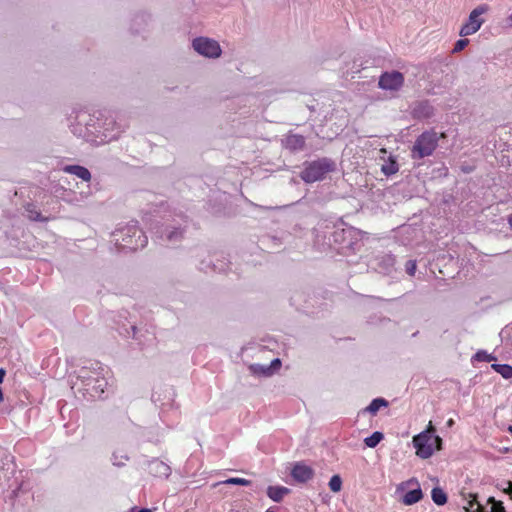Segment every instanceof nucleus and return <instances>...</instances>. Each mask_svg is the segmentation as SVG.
Here are the masks:
<instances>
[{
  "mask_svg": "<svg viewBox=\"0 0 512 512\" xmlns=\"http://www.w3.org/2000/svg\"><path fill=\"white\" fill-rule=\"evenodd\" d=\"M192 46L197 53L207 58H218L222 53L219 43L207 37L195 38Z\"/></svg>",
  "mask_w": 512,
  "mask_h": 512,
  "instance_id": "39448f33",
  "label": "nucleus"
},
{
  "mask_svg": "<svg viewBox=\"0 0 512 512\" xmlns=\"http://www.w3.org/2000/svg\"><path fill=\"white\" fill-rule=\"evenodd\" d=\"M186 228V224L168 225L160 232V238L171 244H178L184 239Z\"/></svg>",
  "mask_w": 512,
  "mask_h": 512,
  "instance_id": "1a4fd4ad",
  "label": "nucleus"
},
{
  "mask_svg": "<svg viewBox=\"0 0 512 512\" xmlns=\"http://www.w3.org/2000/svg\"><path fill=\"white\" fill-rule=\"evenodd\" d=\"M423 498V492L420 486L408 491L402 498V502L407 505H413Z\"/></svg>",
  "mask_w": 512,
  "mask_h": 512,
  "instance_id": "f3484780",
  "label": "nucleus"
},
{
  "mask_svg": "<svg viewBox=\"0 0 512 512\" xmlns=\"http://www.w3.org/2000/svg\"><path fill=\"white\" fill-rule=\"evenodd\" d=\"M112 464L117 467H122L129 461V456L124 450H115L112 453Z\"/></svg>",
  "mask_w": 512,
  "mask_h": 512,
  "instance_id": "aec40b11",
  "label": "nucleus"
},
{
  "mask_svg": "<svg viewBox=\"0 0 512 512\" xmlns=\"http://www.w3.org/2000/svg\"><path fill=\"white\" fill-rule=\"evenodd\" d=\"M335 170V161L328 157H322L314 161L305 162L300 177L305 183H314L323 180L328 173Z\"/></svg>",
  "mask_w": 512,
  "mask_h": 512,
  "instance_id": "f03ea898",
  "label": "nucleus"
},
{
  "mask_svg": "<svg viewBox=\"0 0 512 512\" xmlns=\"http://www.w3.org/2000/svg\"><path fill=\"white\" fill-rule=\"evenodd\" d=\"M434 431L435 429L430 424L427 430L413 437V445L416 448V454L422 459H427L434 453L432 443Z\"/></svg>",
  "mask_w": 512,
  "mask_h": 512,
  "instance_id": "20e7f679",
  "label": "nucleus"
},
{
  "mask_svg": "<svg viewBox=\"0 0 512 512\" xmlns=\"http://www.w3.org/2000/svg\"><path fill=\"white\" fill-rule=\"evenodd\" d=\"M473 359L476 360V361L490 362V361L494 360L495 358L492 355L487 354V352L481 350V351H478L474 355Z\"/></svg>",
  "mask_w": 512,
  "mask_h": 512,
  "instance_id": "c85d7f7f",
  "label": "nucleus"
},
{
  "mask_svg": "<svg viewBox=\"0 0 512 512\" xmlns=\"http://www.w3.org/2000/svg\"><path fill=\"white\" fill-rule=\"evenodd\" d=\"M92 122H94V119H92V118H90L89 122H86L87 130H89V127H95V124Z\"/></svg>",
  "mask_w": 512,
  "mask_h": 512,
  "instance_id": "58836bf2",
  "label": "nucleus"
},
{
  "mask_svg": "<svg viewBox=\"0 0 512 512\" xmlns=\"http://www.w3.org/2000/svg\"><path fill=\"white\" fill-rule=\"evenodd\" d=\"M384 438V434L380 431H375L369 437L364 439V444L369 448H375Z\"/></svg>",
  "mask_w": 512,
  "mask_h": 512,
  "instance_id": "5701e85b",
  "label": "nucleus"
},
{
  "mask_svg": "<svg viewBox=\"0 0 512 512\" xmlns=\"http://www.w3.org/2000/svg\"><path fill=\"white\" fill-rule=\"evenodd\" d=\"M3 400H4V394H3L2 388L0 387V401H3Z\"/></svg>",
  "mask_w": 512,
  "mask_h": 512,
  "instance_id": "79ce46f5",
  "label": "nucleus"
},
{
  "mask_svg": "<svg viewBox=\"0 0 512 512\" xmlns=\"http://www.w3.org/2000/svg\"><path fill=\"white\" fill-rule=\"evenodd\" d=\"M417 264L415 260H409L405 264L406 273L410 276H413L416 272Z\"/></svg>",
  "mask_w": 512,
  "mask_h": 512,
  "instance_id": "c756f323",
  "label": "nucleus"
},
{
  "mask_svg": "<svg viewBox=\"0 0 512 512\" xmlns=\"http://www.w3.org/2000/svg\"><path fill=\"white\" fill-rule=\"evenodd\" d=\"M92 133H94V131H92ZM95 133H100V131L95 128Z\"/></svg>",
  "mask_w": 512,
  "mask_h": 512,
  "instance_id": "8fccbe9b",
  "label": "nucleus"
},
{
  "mask_svg": "<svg viewBox=\"0 0 512 512\" xmlns=\"http://www.w3.org/2000/svg\"><path fill=\"white\" fill-rule=\"evenodd\" d=\"M453 425H454V420H453V419H449V420L447 421V426H448V427H452Z\"/></svg>",
  "mask_w": 512,
  "mask_h": 512,
  "instance_id": "a19ab883",
  "label": "nucleus"
},
{
  "mask_svg": "<svg viewBox=\"0 0 512 512\" xmlns=\"http://www.w3.org/2000/svg\"><path fill=\"white\" fill-rule=\"evenodd\" d=\"M487 11L488 6L486 4L479 5L473 9L469 15L468 21L461 27L459 34L465 37L476 33L484 23V20L479 17Z\"/></svg>",
  "mask_w": 512,
  "mask_h": 512,
  "instance_id": "423d86ee",
  "label": "nucleus"
},
{
  "mask_svg": "<svg viewBox=\"0 0 512 512\" xmlns=\"http://www.w3.org/2000/svg\"><path fill=\"white\" fill-rule=\"evenodd\" d=\"M404 84V76L401 72L393 70L384 72L380 78L378 85L383 90L398 91Z\"/></svg>",
  "mask_w": 512,
  "mask_h": 512,
  "instance_id": "0eeeda50",
  "label": "nucleus"
},
{
  "mask_svg": "<svg viewBox=\"0 0 512 512\" xmlns=\"http://www.w3.org/2000/svg\"><path fill=\"white\" fill-rule=\"evenodd\" d=\"M434 115V108L428 101H420L415 103L412 109V116L415 119H428Z\"/></svg>",
  "mask_w": 512,
  "mask_h": 512,
  "instance_id": "f8f14e48",
  "label": "nucleus"
},
{
  "mask_svg": "<svg viewBox=\"0 0 512 512\" xmlns=\"http://www.w3.org/2000/svg\"><path fill=\"white\" fill-rule=\"evenodd\" d=\"M405 484L408 486H412V485H416L417 487L419 486L418 480L416 478H411L410 480L405 482Z\"/></svg>",
  "mask_w": 512,
  "mask_h": 512,
  "instance_id": "f704fd0d",
  "label": "nucleus"
},
{
  "mask_svg": "<svg viewBox=\"0 0 512 512\" xmlns=\"http://www.w3.org/2000/svg\"><path fill=\"white\" fill-rule=\"evenodd\" d=\"M133 332L135 333L137 328L135 326L132 327Z\"/></svg>",
  "mask_w": 512,
  "mask_h": 512,
  "instance_id": "09e8293b",
  "label": "nucleus"
},
{
  "mask_svg": "<svg viewBox=\"0 0 512 512\" xmlns=\"http://www.w3.org/2000/svg\"><path fill=\"white\" fill-rule=\"evenodd\" d=\"M81 372L83 374L81 377L86 378V391L89 392L92 397L101 398L108 385L107 380L99 376H86V374H88L86 370H82Z\"/></svg>",
  "mask_w": 512,
  "mask_h": 512,
  "instance_id": "6e6552de",
  "label": "nucleus"
},
{
  "mask_svg": "<svg viewBox=\"0 0 512 512\" xmlns=\"http://www.w3.org/2000/svg\"><path fill=\"white\" fill-rule=\"evenodd\" d=\"M353 232L354 231L352 229H342L341 231H335L334 232L335 241H338L339 236H342L344 238L346 236V234L352 235Z\"/></svg>",
  "mask_w": 512,
  "mask_h": 512,
  "instance_id": "473e14b6",
  "label": "nucleus"
},
{
  "mask_svg": "<svg viewBox=\"0 0 512 512\" xmlns=\"http://www.w3.org/2000/svg\"><path fill=\"white\" fill-rule=\"evenodd\" d=\"M504 492L507 494H512V482L508 481V488L504 489Z\"/></svg>",
  "mask_w": 512,
  "mask_h": 512,
  "instance_id": "4c0bfd02",
  "label": "nucleus"
},
{
  "mask_svg": "<svg viewBox=\"0 0 512 512\" xmlns=\"http://www.w3.org/2000/svg\"><path fill=\"white\" fill-rule=\"evenodd\" d=\"M149 473L155 477H168L171 473V468L158 459H154L148 463Z\"/></svg>",
  "mask_w": 512,
  "mask_h": 512,
  "instance_id": "4468645a",
  "label": "nucleus"
},
{
  "mask_svg": "<svg viewBox=\"0 0 512 512\" xmlns=\"http://www.w3.org/2000/svg\"><path fill=\"white\" fill-rule=\"evenodd\" d=\"M249 370L253 375L270 377L272 376L271 370L268 365L252 364L249 366Z\"/></svg>",
  "mask_w": 512,
  "mask_h": 512,
  "instance_id": "412c9836",
  "label": "nucleus"
},
{
  "mask_svg": "<svg viewBox=\"0 0 512 512\" xmlns=\"http://www.w3.org/2000/svg\"><path fill=\"white\" fill-rule=\"evenodd\" d=\"M500 501L496 500L494 497H489L488 500H487V503L488 504H491L492 506L493 505H496L497 503H499Z\"/></svg>",
  "mask_w": 512,
  "mask_h": 512,
  "instance_id": "e433bc0d",
  "label": "nucleus"
},
{
  "mask_svg": "<svg viewBox=\"0 0 512 512\" xmlns=\"http://www.w3.org/2000/svg\"><path fill=\"white\" fill-rule=\"evenodd\" d=\"M5 376H6V370L3 368H0V384L3 383Z\"/></svg>",
  "mask_w": 512,
  "mask_h": 512,
  "instance_id": "c9c22d12",
  "label": "nucleus"
},
{
  "mask_svg": "<svg viewBox=\"0 0 512 512\" xmlns=\"http://www.w3.org/2000/svg\"><path fill=\"white\" fill-rule=\"evenodd\" d=\"M431 497L436 505L442 506L447 502L446 493L439 487H435L431 491Z\"/></svg>",
  "mask_w": 512,
  "mask_h": 512,
  "instance_id": "4be33fe9",
  "label": "nucleus"
},
{
  "mask_svg": "<svg viewBox=\"0 0 512 512\" xmlns=\"http://www.w3.org/2000/svg\"><path fill=\"white\" fill-rule=\"evenodd\" d=\"M395 264V258L392 254L378 255L373 259L374 268L383 274H389Z\"/></svg>",
  "mask_w": 512,
  "mask_h": 512,
  "instance_id": "9b49d317",
  "label": "nucleus"
},
{
  "mask_svg": "<svg viewBox=\"0 0 512 512\" xmlns=\"http://www.w3.org/2000/svg\"><path fill=\"white\" fill-rule=\"evenodd\" d=\"M112 237L116 245L130 250L144 248L148 242L147 236L137 227L136 222L116 229Z\"/></svg>",
  "mask_w": 512,
  "mask_h": 512,
  "instance_id": "f257e3e1",
  "label": "nucleus"
},
{
  "mask_svg": "<svg viewBox=\"0 0 512 512\" xmlns=\"http://www.w3.org/2000/svg\"><path fill=\"white\" fill-rule=\"evenodd\" d=\"M492 368L502 375L503 378L509 379L512 377V366L507 364H493Z\"/></svg>",
  "mask_w": 512,
  "mask_h": 512,
  "instance_id": "a878e982",
  "label": "nucleus"
},
{
  "mask_svg": "<svg viewBox=\"0 0 512 512\" xmlns=\"http://www.w3.org/2000/svg\"><path fill=\"white\" fill-rule=\"evenodd\" d=\"M506 24L508 27H512V14L506 19Z\"/></svg>",
  "mask_w": 512,
  "mask_h": 512,
  "instance_id": "ea45409f",
  "label": "nucleus"
},
{
  "mask_svg": "<svg viewBox=\"0 0 512 512\" xmlns=\"http://www.w3.org/2000/svg\"><path fill=\"white\" fill-rule=\"evenodd\" d=\"M399 165L396 161V159L392 156L389 157L387 161H385L384 164L381 166V171L386 176L394 175L398 172Z\"/></svg>",
  "mask_w": 512,
  "mask_h": 512,
  "instance_id": "a211bd4d",
  "label": "nucleus"
},
{
  "mask_svg": "<svg viewBox=\"0 0 512 512\" xmlns=\"http://www.w3.org/2000/svg\"><path fill=\"white\" fill-rule=\"evenodd\" d=\"M151 398H152V400H153L154 402H157V401L159 400V399H156V397H155V393H153V394H152V397H151Z\"/></svg>",
  "mask_w": 512,
  "mask_h": 512,
  "instance_id": "a18cd8bd",
  "label": "nucleus"
},
{
  "mask_svg": "<svg viewBox=\"0 0 512 512\" xmlns=\"http://www.w3.org/2000/svg\"><path fill=\"white\" fill-rule=\"evenodd\" d=\"M138 512H152L150 509L142 508Z\"/></svg>",
  "mask_w": 512,
  "mask_h": 512,
  "instance_id": "37998d69",
  "label": "nucleus"
},
{
  "mask_svg": "<svg viewBox=\"0 0 512 512\" xmlns=\"http://www.w3.org/2000/svg\"><path fill=\"white\" fill-rule=\"evenodd\" d=\"M388 401L384 398H375L371 401V403L364 409V412H369L372 415H375L381 407H387Z\"/></svg>",
  "mask_w": 512,
  "mask_h": 512,
  "instance_id": "6ab92c4d",
  "label": "nucleus"
},
{
  "mask_svg": "<svg viewBox=\"0 0 512 512\" xmlns=\"http://www.w3.org/2000/svg\"><path fill=\"white\" fill-rule=\"evenodd\" d=\"M469 44L468 39H460L458 40L453 48V52H460L462 51L467 45Z\"/></svg>",
  "mask_w": 512,
  "mask_h": 512,
  "instance_id": "7c9ffc66",
  "label": "nucleus"
},
{
  "mask_svg": "<svg viewBox=\"0 0 512 512\" xmlns=\"http://www.w3.org/2000/svg\"><path fill=\"white\" fill-rule=\"evenodd\" d=\"M380 152H381V153H383V154H386V153H387V151H386V149H385V148H382V149L380 150Z\"/></svg>",
  "mask_w": 512,
  "mask_h": 512,
  "instance_id": "49530a36",
  "label": "nucleus"
},
{
  "mask_svg": "<svg viewBox=\"0 0 512 512\" xmlns=\"http://www.w3.org/2000/svg\"><path fill=\"white\" fill-rule=\"evenodd\" d=\"M508 431L512 434V425L508 427Z\"/></svg>",
  "mask_w": 512,
  "mask_h": 512,
  "instance_id": "de8ad7c7",
  "label": "nucleus"
},
{
  "mask_svg": "<svg viewBox=\"0 0 512 512\" xmlns=\"http://www.w3.org/2000/svg\"><path fill=\"white\" fill-rule=\"evenodd\" d=\"M64 171L73 175H76L80 179L84 181H89L91 179L90 171L80 165H68L64 167Z\"/></svg>",
  "mask_w": 512,
  "mask_h": 512,
  "instance_id": "dca6fc26",
  "label": "nucleus"
},
{
  "mask_svg": "<svg viewBox=\"0 0 512 512\" xmlns=\"http://www.w3.org/2000/svg\"><path fill=\"white\" fill-rule=\"evenodd\" d=\"M342 487V479L339 475H333L329 481V488L333 492H339Z\"/></svg>",
  "mask_w": 512,
  "mask_h": 512,
  "instance_id": "bb28decb",
  "label": "nucleus"
},
{
  "mask_svg": "<svg viewBox=\"0 0 512 512\" xmlns=\"http://www.w3.org/2000/svg\"><path fill=\"white\" fill-rule=\"evenodd\" d=\"M268 367L271 370L272 375L281 367V360L279 358H276L271 361V363L268 365Z\"/></svg>",
  "mask_w": 512,
  "mask_h": 512,
  "instance_id": "2f4dec72",
  "label": "nucleus"
},
{
  "mask_svg": "<svg viewBox=\"0 0 512 512\" xmlns=\"http://www.w3.org/2000/svg\"><path fill=\"white\" fill-rule=\"evenodd\" d=\"M508 223H509L510 227L512 228V214L508 218Z\"/></svg>",
  "mask_w": 512,
  "mask_h": 512,
  "instance_id": "c03bdc74",
  "label": "nucleus"
},
{
  "mask_svg": "<svg viewBox=\"0 0 512 512\" xmlns=\"http://www.w3.org/2000/svg\"><path fill=\"white\" fill-rule=\"evenodd\" d=\"M432 443H433L434 450L435 449H437V450L441 449V446H442V439H441V437H439L438 435H433Z\"/></svg>",
  "mask_w": 512,
  "mask_h": 512,
  "instance_id": "72a5a7b5",
  "label": "nucleus"
},
{
  "mask_svg": "<svg viewBox=\"0 0 512 512\" xmlns=\"http://www.w3.org/2000/svg\"><path fill=\"white\" fill-rule=\"evenodd\" d=\"M438 141L439 137L435 131H424L416 138L411 148L412 159L420 160L431 156L438 146Z\"/></svg>",
  "mask_w": 512,
  "mask_h": 512,
  "instance_id": "7ed1b4c3",
  "label": "nucleus"
},
{
  "mask_svg": "<svg viewBox=\"0 0 512 512\" xmlns=\"http://www.w3.org/2000/svg\"><path fill=\"white\" fill-rule=\"evenodd\" d=\"M27 217L32 221L38 222H46L48 218L43 217L39 211L35 209L33 205H28L26 207Z\"/></svg>",
  "mask_w": 512,
  "mask_h": 512,
  "instance_id": "393cba45",
  "label": "nucleus"
},
{
  "mask_svg": "<svg viewBox=\"0 0 512 512\" xmlns=\"http://www.w3.org/2000/svg\"><path fill=\"white\" fill-rule=\"evenodd\" d=\"M283 146L291 152L301 151L305 147V138L299 134H288L282 140Z\"/></svg>",
  "mask_w": 512,
  "mask_h": 512,
  "instance_id": "ddd939ff",
  "label": "nucleus"
},
{
  "mask_svg": "<svg viewBox=\"0 0 512 512\" xmlns=\"http://www.w3.org/2000/svg\"><path fill=\"white\" fill-rule=\"evenodd\" d=\"M291 476L296 482L306 483L313 478L314 470L303 462H298L292 468Z\"/></svg>",
  "mask_w": 512,
  "mask_h": 512,
  "instance_id": "9d476101",
  "label": "nucleus"
},
{
  "mask_svg": "<svg viewBox=\"0 0 512 512\" xmlns=\"http://www.w3.org/2000/svg\"><path fill=\"white\" fill-rule=\"evenodd\" d=\"M149 17L146 14H138L133 19L132 30L135 33H139L141 30V26H146L148 24Z\"/></svg>",
  "mask_w": 512,
  "mask_h": 512,
  "instance_id": "b1692460",
  "label": "nucleus"
},
{
  "mask_svg": "<svg viewBox=\"0 0 512 512\" xmlns=\"http://www.w3.org/2000/svg\"><path fill=\"white\" fill-rule=\"evenodd\" d=\"M289 493L290 489L284 486H269L267 488L268 497L275 502L282 501L284 496Z\"/></svg>",
  "mask_w": 512,
  "mask_h": 512,
  "instance_id": "2eb2a0df",
  "label": "nucleus"
},
{
  "mask_svg": "<svg viewBox=\"0 0 512 512\" xmlns=\"http://www.w3.org/2000/svg\"><path fill=\"white\" fill-rule=\"evenodd\" d=\"M224 483L228 485L249 486L251 481L244 478H229Z\"/></svg>",
  "mask_w": 512,
  "mask_h": 512,
  "instance_id": "cd10ccee",
  "label": "nucleus"
}]
</instances>
